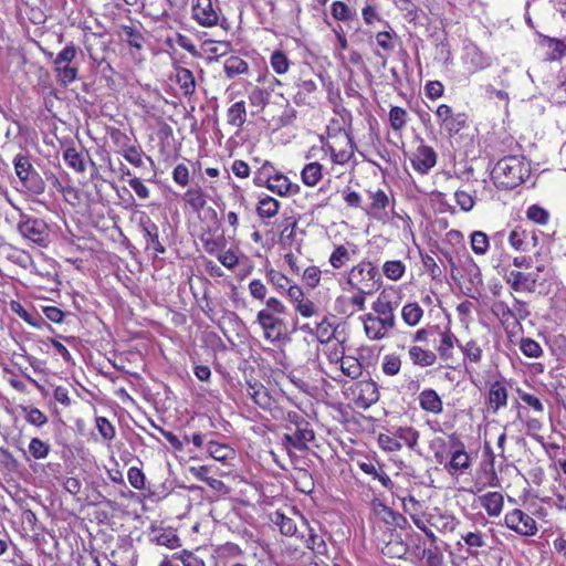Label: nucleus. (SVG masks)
I'll return each instance as SVG.
<instances>
[{"label": "nucleus", "instance_id": "obj_2", "mask_svg": "<svg viewBox=\"0 0 566 566\" xmlns=\"http://www.w3.org/2000/svg\"><path fill=\"white\" fill-rule=\"evenodd\" d=\"M347 283L359 292L374 294L380 289L382 282L377 268L369 261H363L352 268Z\"/></svg>", "mask_w": 566, "mask_h": 566}, {"label": "nucleus", "instance_id": "obj_31", "mask_svg": "<svg viewBox=\"0 0 566 566\" xmlns=\"http://www.w3.org/2000/svg\"><path fill=\"white\" fill-rule=\"evenodd\" d=\"M322 165L316 161L305 165L301 172L302 181L310 187L316 186L322 179Z\"/></svg>", "mask_w": 566, "mask_h": 566}, {"label": "nucleus", "instance_id": "obj_50", "mask_svg": "<svg viewBox=\"0 0 566 566\" xmlns=\"http://www.w3.org/2000/svg\"><path fill=\"white\" fill-rule=\"evenodd\" d=\"M297 221L293 217L285 218L281 223V241H292L295 237Z\"/></svg>", "mask_w": 566, "mask_h": 566}, {"label": "nucleus", "instance_id": "obj_5", "mask_svg": "<svg viewBox=\"0 0 566 566\" xmlns=\"http://www.w3.org/2000/svg\"><path fill=\"white\" fill-rule=\"evenodd\" d=\"M287 417L296 427L294 432L283 436L282 442L286 448L287 453H291L290 448H294L300 451L307 450V443L313 441L315 438L314 431L310 428V423L304 420L298 421V416L295 412H290Z\"/></svg>", "mask_w": 566, "mask_h": 566}, {"label": "nucleus", "instance_id": "obj_37", "mask_svg": "<svg viewBox=\"0 0 566 566\" xmlns=\"http://www.w3.org/2000/svg\"><path fill=\"white\" fill-rule=\"evenodd\" d=\"M406 271V265L399 260L387 261L382 265V272L389 280H399Z\"/></svg>", "mask_w": 566, "mask_h": 566}, {"label": "nucleus", "instance_id": "obj_27", "mask_svg": "<svg viewBox=\"0 0 566 566\" xmlns=\"http://www.w3.org/2000/svg\"><path fill=\"white\" fill-rule=\"evenodd\" d=\"M359 399L363 400L365 406H370L378 401L379 391L376 382L371 380L360 381L358 384Z\"/></svg>", "mask_w": 566, "mask_h": 566}, {"label": "nucleus", "instance_id": "obj_8", "mask_svg": "<svg viewBox=\"0 0 566 566\" xmlns=\"http://www.w3.org/2000/svg\"><path fill=\"white\" fill-rule=\"evenodd\" d=\"M221 10L218 0H192V18L205 28H211L219 23Z\"/></svg>", "mask_w": 566, "mask_h": 566}, {"label": "nucleus", "instance_id": "obj_26", "mask_svg": "<svg viewBox=\"0 0 566 566\" xmlns=\"http://www.w3.org/2000/svg\"><path fill=\"white\" fill-rule=\"evenodd\" d=\"M176 81L185 95H191L196 90V80L192 72L186 67L176 70Z\"/></svg>", "mask_w": 566, "mask_h": 566}, {"label": "nucleus", "instance_id": "obj_39", "mask_svg": "<svg viewBox=\"0 0 566 566\" xmlns=\"http://www.w3.org/2000/svg\"><path fill=\"white\" fill-rule=\"evenodd\" d=\"M50 450V444L39 438L31 439L29 443V452L36 460L45 459L49 455Z\"/></svg>", "mask_w": 566, "mask_h": 566}, {"label": "nucleus", "instance_id": "obj_34", "mask_svg": "<svg viewBox=\"0 0 566 566\" xmlns=\"http://www.w3.org/2000/svg\"><path fill=\"white\" fill-rule=\"evenodd\" d=\"M63 159L67 166L74 169L76 172H84L86 169L84 156L73 147H69L64 150Z\"/></svg>", "mask_w": 566, "mask_h": 566}, {"label": "nucleus", "instance_id": "obj_33", "mask_svg": "<svg viewBox=\"0 0 566 566\" xmlns=\"http://www.w3.org/2000/svg\"><path fill=\"white\" fill-rule=\"evenodd\" d=\"M223 67L226 75L232 78L239 74L247 73L249 65L241 57L232 55L226 60Z\"/></svg>", "mask_w": 566, "mask_h": 566}, {"label": "nucleus", "instance_id": "obj_53", "mask_svg": "<svg viewBox=\"0 0 566 566\" xmlns=\"http://www.w3.org/2000/svg\"><path fill=\"white\" fill-rule=\"evenodd\" d=\"M379 447L388 452H396L401 450L402 443L397 439L396 436L379 434L378 437Z\"/></svg>", "mask_w": 566, "mask_h": 566}, {"label": "nucleus", "instance_id": "obj_62", "mask_svg": "<svg viewBox=\"0 0 566 566\" xmlns=\"http://www.w3.org/2000/svg\"><path fill=\"white\" fill-rule=\"evenodd\" d=\"M303 280L310 287L318 285L321 280V270L317 266H308L303 272Z\"/></svg>", "mask_w": 566, "mask_h": 566}, {"label": "nucleus", "instance_id": "obj_22", "mask_svg": "<svg viewBox=\"0 0 566 566\" xmlns=\"http://www.w3.org/2000/svg\"><path fill=\"white\" fill-rule=\"evenodd\" d=\"M509 241L514 249L526 251L528 250L530 245H535L536 238L532 232L515 229L511 232Z\"/></svg>", "mask_w": 566, "mask_h": 566}, {"label": "nucleus", "instance_id": "obj_44", "mask_svg": "<svg viewBox=\"0 0 566 566\" xmlns=\"http://www.w3.org/2000/svg\"><path fill=\"white\" fill-rule=\"evenodd\" d=\"M460 349L462 350L465 358L473 363H480L482 359V349L474 340H470L464 345L459 344Z\"/></svg>", "mask_w": 566, "mask_h": 566}, {"label": "nucleus", "instance_id": "obj_16", "mask_svg": "<svg viewBox=\"0 0 566 566\" xmlns=\"http://www.w3.org/2000/svg\"><path fill=\"white\" fill-rule=\"evenodd\" d=\"M138 224L147 242L151 243L154 250L160 254L165 253V247L159 241L157 224L145 213L139 218Z\"/></svg>", "mask_w": 566, "mask_h": 566}, {"label": "nucleus", "instance_id": "obj_49", "mask_svg": "<svg viewBox=\"0 0 566 566\" xmlns=\"http://www.w3.org/2000/svg\"><path fill=\"white\" fill-rule=\"evenodd\" d=\"M471 247L476 254H484L489 248V239L484 232L475 231L471 235Z\"/></svg>", "mask_w": 566, "mask_h": 566}, {"label": "nucleus", "instance_id": "obj_17", "mask_svg": "<svg viewBox=\"0 0 566 566\" xmlns=\"http://www.w3.org/2000/svg\"><path fill=\"white\" fill-rule=\"evenodd\" d=\"M478 501L491 517L499 516L503 510L504 497L500 492H488L480 495Z\"/></svg>", "mask_w": 566, "mask_h": 566}, {"label": "nucleus", "instance_id": "obj_51", "mask_svg": "<svg viewBox=\"0 0 566 566\" xmlns=\"http://www.w3.org/2000/svg\"><path fill=\"white\" fill-rule=\"evenodd\" d=\"M520 349L525 356L531 358L539 357L543 352L539 344L531 338H523L521 340Z\"/></svg>", "mask_w": 566, "mask_h": 566}, {"label": "nucleus", "instance_id": "obj_36", "mask_svg": "<svg viewBox=\"0 0 566 566\" xmlns=\"http://www.w3.org/2000/svg\"><path fill=\"white\" fill-rule=\"evenodd\" d=\"M344 138H345L349 149H342L339 151H336L333 146H329L331 155H332V160L335 164L344 165L354 155V143H353V139L350 138V136L348 134H344Z\"/></svg>", "mask_w": 566, "mask_h": 566}, {"label": "nucleus", "instance_id": "obj_20", "mask_svg": "<svg viewBox=\"0 0 566 566\" xmlns=\"http://www.w3.org/2000/svg\"><path fill=\"white\" fill-rule=\"evenodd\" d=\"M419 403L423 410L434 415L442 412L443 409L442 400L433 389L421 391L419 395Z\"/></svg>", "mask_w": 566, "mask_h": 566}, {"label": "nucleus", "instance_id": "obj_64", "mask_svg": "<svg viewBox=\"0 0 566 566\" xmlns=\"http://www.w3.org/2000/svg\"><path fill=\"white\" fill-rule=\"evenodd\" d=\"M249 292L255 300L263 301L266 296L268 289L260 280H252L249 283Z\"/></svg>", "mask_w": 566, "mask_h": 566}, {"label": "nucleus", "instance_id": "obj_13", "mask_svg": "<svg viewBox=\"0 0 566 566\" xmlns=\"http://www.w3.org/2000/svg\"><path fill=\"white\" fill-rule=\"evenodd\" d=\"M437 164V154L432 147L420 145L411 158L412 168L421 175L429 172Z\"/></svg>", "mask_w": 566, "mask_h": 566}, {"label": "nucleus", "instance_id": "obj_35", "mask_svg": "<svg viewBox=\"0 0 566 566\" xmlns=\"http://www.w3.org/2000/svg\"><path fill=\"white\" fill-rule=\"evenodd\" d=\"M279 208L280 202L276 199L265 197L260 200L256 211L260 218H272L277 213Z\"/></svg>", "mask_w": 566, "mask_h": 566}, {"label": "nucleus", "instance_id": "obj_4", "mask_svg": "<svg viewBox=\"0 0 566 566\" xmlns=\"http://www.w3.org/2000/svg\"><path fill=\"white\" fill-rule=\"evenodd\" d=\"M13 165L14 171L23 187L35 195H41L44 191L45 184L33 168L28 156L18 154L13 159Z\"/></svg>", "mask_w": 566, "mask_h": 566}, {"label": "nucleus", "instance_id": "obj_14", "mask_svg": "<svg viewBox=\"0 0 566 566\" xmlns=\"http://www.w3.org/2000/svg\"><path fill=\"white\" fill-rule=\"evenodd\" d=\"M537 275L512 270L506 274V283L516 292H533Z\"/></svg>", "mask_w": 566, "mask_h": 566}, {"label": "nucleus", "instance_id": "obj_61", "mask_svg": "<svg viewBox=\"0 0 566 566\" xmlns=\"http://www.w3.org/2000/svg\"><path fill=\"white\" fill-rule=\"evenodd\" d=\"M200 240L205 251L209 254H216L222 242V239H214L210 233H203Z\"/></svg>", "mask_w": 566, "mask_h": 566}, {"label": "nucleus", "instance_id": "obj_12", "mask_svg": "<svg viewBox=\"0 0 566 566\" xmlns=\"http://www.w3.org/2000/svg\"><path fill=\"white\" fill-rule=\"evenodd\" d=\"M363 322L366 336L370 340L382 339L388 331L392 329L396 325L394 322L375 317L371 313L364 315Z\"/></svg>", "mask_w": 566, "mask_h": 566}, {"label": "nucleus", "instance_id": "obj_11", "mask_svg": "<svg viewBox=\"0 0 566 566\" xmlns=\"http://www.w3.org/2000/svg\"><path fill=\"white\" fill-rule=\"evenodd\" d=\"M451 459L444 464V469L454 474L464 472L471 467V458L465 452L463 443L454 436L450 437Z\"/></svg>", "mask_w": 566, "mask_h": 566}, {"label": "nucleus", "instance_id": "obj_58", "mask_svg": "<svg viewBox=\"0 0 566 566\" xmlns=\"http://www.w3.org/2000/svg\"><path fill=\"white\" fill-rule=\"evenodd\" d=\"M454 197L461 210L468 212L473 209L475 201L470 193L463 190H458L455 191Z\"/></svg>", "mask_w": 566, "mask_h": 566}, {"label": "nucleus", "instance_id": "obj_7", "mask_svg": "<svg viewBox=\"0 0 566 566\" xmlns=\"http://www.w3.org/2000/svg\"><path fill=\"white\" fill-rule=\"evenodd\" d=\"M256 322L263 331L264 338L271 343H277L285 338L287 326L279 316L268 312H258Z\"/></svg>", "mask_w": 566, "mask_h": 566}, {"label": "nucleus", "instance_id": "obj_3", "mask_svg": "<svg viewBox=\"0 0 566 566\" xmlns=\"http://www.w3.org/2000/svg\"><path fill=\"white\" fill-rule=\"evenodd\" d=\"M17 229L22 238L41 248H45L50 242L49 227L46 222L40 218L21 212Z\"/></svg>", "mask_w": 566, "mask_h": 566}, {"label": "nucleus", "instance_id": "obj_56", "mask_svg": "<svg viewBox=\"0 0 566 566\" xmlns=\"http://www.w3.org/2000/svg\"><path fill=\"white\" fill-rule=\"evenodd\" d=\"M127 479L129 484L136 490H143L145 488V474L136 467L129 468L127 472Z\"/></svg>", "mask_w": 566, "mask_h": 566}, {"label": "nucleus", "instance_id": "obj_60", "mask_svg": "<svg viewBox=\"0 0 566 566\" xmlns=\"http://www.w3.org/2000/svg\"><path fill=\"white\" fill-rule=\"evenodd\" d=\"M260 312H268L271 315L279 316V315L284 314L286 312V307L276 297H270L265 302V308L261 310Z\"/></svg>", "mask_w": 566, "mask_h": 566}, {"label": "nucleus", "instance_id": "obj_10", "mask_svg": "<svg viewBox=\"0 0 566 566\" xmlns=\"http://www.w3.org/2000/svg\"><path fill=\"white\" fill-rule=\"evenodd\" d=\"M438 123L449 136L458 134L467 123V116L463 113H454L453 109L447 105L441 104L436 111Z\"/></svg>", "mask_w": 566, "mask_h": 566}, {"label": "nucleus", "instance_id": "obj_9", "mask_svg": "<svg viewBox=\"0 0 566 566\" xmlns=\"http://www.w3.org/2000/svg\"><path fill=\"white\" fill-rule=\"evenodd\" d=\"M504 523L506 527L522 536H533L538 531L535 520L520 509L506 513Z\"/></svg>", "mask_w": 566, "mask_h": 566}, {"label": "nucleus", "instance_id": "obj_21", "mask_svg": "<svg viewBox=\"0 0 566 566\" xmlns=\"http://www.w3.org/2000/svg\"><path fill=\"white\" fill-rule=\"evenodd\" d=\"M371 308L377 314L375 317L390 321L396 324V317L394 314L395 305L384 293H381L379 297L373 303Z\"/></svg>", "mask_w": 566, "mask_h": 566}, {"label": "nucleus", "instance_id": "obj_29", "mask_svg": "<svg viewBox=\"0 0 566 566\" xmlns=\"http://www.w3.org/2000/svg\"><path fill=\"white\" fill-rule=\"evenodd\" d=\"M423 316L422 307L416 303H407L401 310V317L403 322L409 326H416L420 323Z\"/></svg>", "mask_w": 566, "mask_h": 566}, {"label": "nucleus", "instance_id": "obj_47", "mask_svg": "<svg viewBox=\"0 0 566 566\" xmlns=\"http://www.w3.org/2000/svg\"><path fill=\"white\" fill-rule=\"evenodd\" d=\"M349 252L344 245H338L329 256V263L334 269H339L349 261Z\"/></svg>", "mask_w": 566, "mask_h": 566}, {"label": "nucleus", "instance_id": "obj_48", "mask_svg": "<svg viewBox=\"0 0 566 566\" xmlns=\"http://www.w3.org/2000/svg\"><path fill=\"white\" fill-rule=\"evenodd\" d=\"M271 66L277 74L287 72L290 62L287 56L282 51H275L271 55Z\"/></svg>", "mask_w": 566, "mask_h": 566}, {"label": "nucleus", "instance_id": "obj_19", "mask_svg": "<svg viewBox=\"0 0 566 566\" xmlns=\"http://www.w3.org/2000/svg\"><path fill=\"white\" fill-rule=\"evenodd\" d=\"M439 335L440 342L437 346L438 355L442 360H450L453 358L454 345L457 344L459 346L460 343L450 329L440 331Z\"/></svg>", "mask_w": 566, "mask_h": 566}, {"label": "nucleus", "instance_id": "obj_30", "mask_svg": "<svg viewBox=\"0 0 566 566\" xmlns=\"http://www.w3.org/2000/svg\"><path fill=\"white\" fill-rule=\"evenodd\" d=\"M394 436L409 449L416 450L420 434L412 427H398L395 429Z\"/></svg>", "mask_w": 566, "mask_h": 566}, {"label": "nucleus", "instance_id": "obj_38", "mask_svg": "<svg viewBox=\"0 0 566 566\" xmlns=\"http://www.w3.org/2000/svg\"><path fill=\"white\" fill-rule=\"evenodd\" d=\"M185 200L197 212L203 209L207 203L203 192L200 188L189 189L185 193Z\"/></svg>", "mask_w": 566, "mask_h": 566}, {"label": "nucleus", "instance_id": "obj_1", "mask_svg": "<svg viewBox=\"0 0 566 566\" xmlns=\"http://www.w3.org/2000/svg\"><path fill=\"white\" fill-rule=\"evenodd\" d=\"M530 171V165L524 158L507 156L496 163L491 176L497 187L513 189L524 182Z\"/></svg>", "mask_w": 566, "mask_h": 566}, {"label": "nucleus", "instance_id": "obj_52", "mask_svg": "<svg viewBox=\"0 0 566 566\" xmlns=\"http://www.w3.org/2000/svg\"><path fill=\"white\" fill-rule=\"evenodd\" d=\"M123 32H124L126 42L132 48H135L137 50H140L143 48L144 38H143L142 33L138 30H136L133 27L125 25L123 28Z\"/></svg>", "mask_w": 566, "mask_h": 566}, {"label": "nucleus", "instance_id": "obj_32", "mask_svg": "<svg viewBox=\"0 0 566 566\" xmlns=\"http://www.w3.org/2000/svg\"><path fill=\"white\" fill-rule=\"evenodd\" d=\"M207 451L214 460L227 461L234 457V450L228 444L210 441L207 444Z\"/></svg>", "mask_w": 566, "mask_h": 566}, {"label": "nucleus", "instance_id": "obj_45", "mask_svg": "<svg viewBox=\"0 0 566 566\" xmlns=\"http://www.w3.org/2000/svg\"><path fill=\"white\" fill-rule=\"evenodd\" d=\"M340 368L342 371L352 379L358 378L361 374V365L353 357L342 359Z\"/></svg>", "mask_w": 566, "mask_h": 566}, {"label": "nucleus", "instance_id": "obj_46", "mask_svg": "<svg viewBox=\"0 0 566 566\" xmlns=\"http://www.w3.org/2000/svg\"><path fill=\"white\" fill-rule=\"evenodd\" d=\"M275 524L280 527V532L285 536H293L297 532L295 522L284 514L276 513Z\"/></svg>", "mask_w": 566, "mask_h": 566}, {"label": "nucleus", "instance_id": "obj_59", "mask_svg": "<svg viewBox=\"0 0 566 566\" xmlns=\"http://www.w3.org/2000/svg\"><path fill=\"white\" fill-rule=\"evenodd\" d=\"M527 218L536 223L546 224L548 221V212L545 209L534 205L528 208Z\"/></svg>", "mask_w": 566, "mask_h": 566}, {"label": "nucleus", "instance_id": "obj_25", "mask_svg": "<svg viewBox=\"0 0 566 566\" xmlns=\"http://www.w3.org/2000/svg\"><path fill=\"white\" fill-rule=\"evenodd\" d=\"M489 402L494 411H497L500 408L506 406L507 390L504 384L500 381H495L494 384H492L489 391Z\"/></svg>", "mask_w": 566, "mask_h": 566}, {"label": "nucleus", "instance_id": "obj_55", "mask_svg": "<svg viewBox=\"0 0 566 566\" xmlns=\"http://www.w3.org/2000/svg\"><path fill=\"white\" fill-rule=\"evenodd\" d=\"M174 558L181 560L184 566H206L205 562L192 552L184 549L174 555Z\"/></svg>", "mask_w": 566, "mask_h": 566}, {"label": "nucleus", "instance_id": "obj_41", "mask_svg": "<svg viewBox=\"0 0 566 566\" xmlns=\"http://www.w3.org/2000/svg\"><path fill=\"white\" fill-rule=\"evenodd\" d=\"M401 359L395 354H388L382 358L381 369L387 376H395L400 371Z\"/></svg>", "mask_w": 566, "mask_h": 566}, {"label": "nucleus", "instance_id": "obj_42", "mask_svg": "<svg viewBox=\"0 0 566 566\" xmlns=\"http://www.w3.org/2000/svg\"><path fill=\"white\" fill-rule=\"evenodd\" d=\"M331 11L332 15L338 21H349L355 15V12L342 1H334Z\"/></svg>", "mask_w": 566, "mask_h": 566}, {"label": "nucleus", "instance_id": "obj_28", "mask_svg": "<svg viewBox=\"0 0 566 566\" xmlns=\"http://www.w3.org/2000/svg\"><path fill=\"white\" fill-rule=\"evenodd\" d=\"M247 394L259 407L266 409L270 406V397L263 385L248 382Z\"/></svg>", "mask_w": 566, "mask_h": 566}, {"label": "nucleus", "instance_id": "obj_54", "mask_svg": "<svg viewBox=\"0 0 566 566\" xmlns=\"http://www.w3.org/2000/svg\"><path fill=\"white\" fill-rule=\"evenodd\" d=\"M96 428L104 440L111 441L115 438V428L105 417L96 418Z\"/></svg>", "mask_w": 566, "mask_h": 566}, {"label": "nucleus", "instance_id": "obj_15", "mask_svg": "<svg viewBox=\"0 0 566 566\" xmlns=\"http://www.w3.org/2000/svg\"><path fill=\"white\" fill-rule=\"evenodd\" d=\"M265 186L270 191L279 196L295 195L300 190L297 185L292 184L289 178L282 174L266 176Z\"/></svg>", "mask_w": 566, "mask_h": 566}, {"label": "nucleus", "instance_id": "obj_18", "mask_svg": "<svg viewBox=\"0 0 566 566\" xmlns=\"http://www.w3.org/2000/svg\"><path fill=\"white\" fill-rule=\"evenodd\" d=\"M408 355L412 364L420 367L433 366L438 359V355L434 352L418 345L410 346Z\"/></svg>", "mask_w": 566, "mask_h": 566}, {"label": "nucleus", "instance_id": "obj_6", "mask_svg": "<svg viewBox=\"0 0 566 566\" xmlns=\"http://www.w3.org/2000/svg\"><path fill=\"white\" fill-rule=\"evenodd\" d=\"M76 56V46L71 43L66 45L53 60L54 71L57 81L66 86L77 77L78 69L72 65Z\"/></svg>", "mask_w": 566, "mask_h": 566}, {"label": "nucleus", "instance_id": "obj_40", "mask_svg": "<svg viewBox=\"0 0 566 566\" xmlns=\"http://www.w3.org/2000/svg\"><path fill=\"white\" fill-rule=\"evenodd\" d=\"M389 122L394 130H401L407 123V112L405 108L399 106L391 107L389 112Z\"/></svg>", "mask_w": 566, "mask_h": 566}, {"label": "nucleus", "instance_id": "obj_23", "mask_svg": "<svg viewBox=\"0 0 566 566\" xmlns=\"http://www.w3.org/2000/svg\"><path fill=\"white\" fill-rule=\"evenodd\" d=\"M227 122L229 125L241 128L247 122V107L244 101L232 104L227 111Z\"/></svg>", "mask_w": 566, "mask_h": 566}, {"label": "nucleus", "instance_id": "obj_43", "mask_svg": "<svg viewBox=\"0 0 566 566\" xmlns=\"http://www.w3.org/2000/svg\"><path fill=\"white\" fill-rule=\"evenodd\" d=\"M370 213L378 217L380 211H384L389 205V198L382 190H377L370 195Z\"/></svg>", "mask_w": 566, "mask_h": 566}, {"label": "nucleus", "instance_id": "obj_57", "mask_svg": "<svg viewBox=\"0 0 566 566\" xmlns=\"http://www.w3.org/2000/svg\"><path fill=\"white\" fill-rule=\"evenodd\" d=\"M306 546L307 548L318 554H323L327 549L325 541L321 536L315 534L312 527H310V535L308 538L306 539Z\"/></svg>", "mask_w": 566, "mask_h": 566}, {"label": "nucleus", "instance_id": "obj_63", "mask_svg": "<svg viewBox=\"0 0 566 566\" xmlns=\"http://www.w3.org/2000/svg\"><path fill=\"white\" fill-rule=\"evenodd\" d=\"M219 262L227 269H234L239 263V258L231 249L218 254Z\"/></svg>", "mask_w": 566, "mask_h": 566}, {"label": "nucleus", "instance_id": "obj_24", "mask_svg": "<svg viewBox=\"0 0 566 566\" xmlns=\"http://www.w3.org/2000/svg\"><path fill=\"white\" fill-rule=\"evenodd\" d=\"M465 60L475 70H483L491 65V59L483 53L478 46L471 45L465 49Z\"/></svg>", "mask_w": 566, "mask_h": 566}]
</instances>
